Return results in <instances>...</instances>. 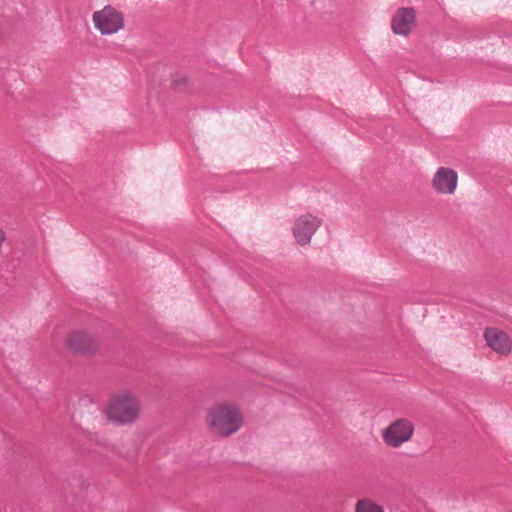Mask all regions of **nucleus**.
<instances>
[{
    "instance_id": "nucleus-1",
    "label": "nucleus",
    "mask_w": 512,
    "mask_h": 512,
    "mask_svg": "<svg viewBox=\"0 0 512 512\" xmlns=\"http://www.w3.org/2000/svg\"><path fill=\"white\" fill-rule=\"evenodd\" d=\"M205 423L213 435L226 438L238 432L242 428L244 420L242 412L236 404L218 402L208 408Z\"/></svg>"
},
{
    "instance_id": "nucleus-2",
    "label": "nucleus",
    "mask_w": 512,
    "mask_h": 512,
    "mask_svg": "<svg viewBox=\"0 0 512 512\" xmlns=\"http://www.w3.org/2000/svg\"><path fill=\"white\" fill-rule=\"evenodd\" d=\"M106 419L116 425L129 426L141 417L142 405L138 395L128 389L113 394L104 410Z\"/></svg>"
},
{
    "instance_id": "nucleus-3",
    "label": "nucleus",
    "mask_w": 512,
    "mask_h": 512,
    "mask_svg": "<svg viewBox=\"0 0 512 512\" xmlns=\"http://www.w3.org/2000/svg\"><path fill=\"white\" fill-rule=\"evenodd\" d=\"M92 23L102 36H112L124 30L126 18L122 10L113 5H105L93 12Z\"/></svg>"
},
{
    "instance_id": "nucleus-4",
    "label": "nucleus",
    "mask_w": 512,
    "mask_h": 512,
    "mask_svg": "<svg viewBox=\"0 0 512 512\" xmlns=\"http://www.w3.org/2000/svg\"><path fill=\"white\" fill-rule=\"evenodd\" d=\"M415 432L413 421L408 418H397L381 432L384 444L390 448H400L411 441Z\"/></svg>"
},
{
    "instance_id": "nucleus-5",
    "label": "nucleus",
    "mask_w": 512,
    "mask_h": 512,
    "mask_svg": "<svg viewBox=\"0 0 512 512\" xmlns=\"http://www.w3.org/2000/svg\"><path fill=\"white\" fill-rule=\"evenodd\" d=\"M322 218L311 213L297 216L292 224V234L296 243L300 246H308L312 237L322 226Z\"/></svg>"
},
{
    "instance_id": "nucleus-6",
    "label": "nucleus",
    "mask_w": 512,
    "mask_h": 512,
    "mask_svg": "<svg viewBox=\"0 0 512 512\" xmlns=\"http://www.w3.org/2000/svg\"><path fill=\"white\" fill-rule=\"evenodd\" d=\"M64 345L72 353L89 355L97 351L99 341L87 330L77 329L67 333Z\"/></svg>"
},
{
    "instance_id": "nucleus-7",
    "label": "nucleus",
    "mask_w": 512,
    "mask_h": 512,
    "mask_svg": "<svg viewBox=\"0 0 512 512\" xmlns=\"http://www.w3.org/2000/svg\"><path fill=\"white\" fill-rule=\"evenodd\" d=\"M459 176L457 171L450 167H439L431 179L432 189L440 195H453L458 187Z\"/></svg>"
},
{
    "instance_id": "nucleus-8",
    "label": "nucleus",
    "mask_w": 512,
    "mask_h": 512,
    "mask_svg": "<svg viewBox=\"0 0 512 512\" xmlns=\"http://www.w3.org/2000/svg\"><path fill=\"white\" fill-rule=\"evenodd\" d=\"M417 12L412 7H400L393 14L390 22L395 35L408 37L416 26Z\"/></svg>"
},
{
    "instance_id": "nucleus-9",
    "label": "nucleus",
    "mask_w": 512,
    "mask_h": 512,
    "mask_svg": "<svg viewBox=\"0 0 512 512\" xmlns=\"http://www.w3.org/2000/svg\"><path fill=\"white\" fill-rule=\"evenodd\" d=\"M486 345L495 353L507 356L512 352L511 336L496 327H488L483 334Z\"/></svg>"
},
{
    "instance_id": "nucleus-10",
    "label": "nucleus",
    "mask_w": 512,
    "mask_h": 512,
    "mask_svg": "<svg viewBox=\"0 0 512 512\" xmlns=\"http://www.w3.org/2000/svg\"><path fill=\"white\" fill-rule=\"evenodd\" d=\"M355 512H385L383 507L369 498L360 499L356 502Z\"/></svg>"
},
{
    "instance_id": "nucleus-11",
    "label": "nucleus",
    "mask_w": 512,
    "mask_h": 512,
    "mask_svg": "<svg viewBox=\"0 0 512 512\" xmlns=\"http://www.w3.org/2000/svg\"><path fill=\"white\" fill-rule=\"evenodd\" d=\"M174 82L176 85H185L188 82V80L185 76H181V77L175 79Z\"/></svg>"
},
{
    "instance_id": "nucleus-12",
    "label": "nucleus",
    "mask_w": 512,
    "mask_h": 512,
    "mask_svg": "<svg viewBox=\"0 0 512 512\" xmlns=\"http://www.w3.org/2000/svg\"><path fill=\"white\" fill-rule=\"evenodd\" d=\"M5 240H6L5 231L0 227V247L2 246V244L4 243Z\"/></svg>"
},
{
    "instance_id": "nucleus-13",
    "label": "nucleus",
    "mask_w": 512,
    "mask_h": 512,
    "mask_svg": "<svg viewBox=\"0 0 512 512\" xmlns=\"http://www.w3.org/2000/svg\"><path fill=\"white\" fill-rule=\"evenodd\" d=\"M59 332V329L58 328H55L53 331H52V336H56Z\"/></svg>"
}]
</instances>
